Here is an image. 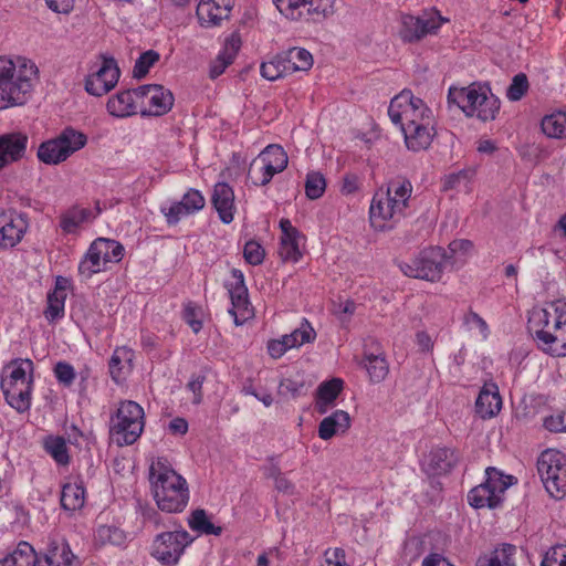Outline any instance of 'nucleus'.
Returning a JSON list of instances; mask_svg holds the SVG:
<instances>
[{"label": "nucleus", "instance_id": "20", "mask_svg": "<svg viewBox=\"0 0 566 566\" xmlns=\"http://www.w3.org/2000/svg\"><path fill=\"white\" fill-rule=\"evenodd\" d=\"M206 206V199L197 189H189L181 200L171 203L169 207H161L160 211L165 216L169 226L177 224L184 217L195 214Z\"/></svg>", "mask_w": 566, "mask_h": 566}, {"label": "nucleus", "instance_id": "33", "mask_svg": "<svg viewBox=\"0 0 566 566\" xmlns=\"http://www.w3.org/2000/svg\"><path fill=\"white\" fill-rule=\"evenodd\" d=\"M342 390L343 380L339 378L322 382L316 395V411L321 415L326 413Z\"/></svg>", "mask_w": 566, "mask_h": 566}, {"label": "nucleus", "instance_id": "1", "mask_svg": "<svg viewBox=\"0 0 566 566\" xmlns=\"http://www.w3.org/2000/svg\"><path fill=\"white\" fill-rule=\"evenodd\" d=\"M527 329L538 347L552 356H566V302L557 300L528 313Z\"/></svg>", "mask_w": 566, "mask_h": 566}, {"label": "nucleus", "instance_id": "3", "mask_svg": "<svg viewBox=\"0 0 566 566\" xmlns=\"http://www.w3.org/2000/svg\"><path fill=\"white\" fill-rule=\"evenodd\" d=\"M411 193L412 185L406 179L391 180L386 189H378L369 206L370 227L377 232L395 229L406 214Z\"/></svg>", "mask_w": 566, "mask_h": 566}, {"label": "nucleus", "instance_id": "47", "mask_svg": "<svg viewBox=\"0 0 566 566\" xmlns=\"http://www.w3.org/2000/svg\"><path fill=\"white\" fill-rule=\"evenodd\" d=\"M284 336L285 340L291 344L292 348H295L302 346L303 344L312 343L316 337V333L307 319H303L298 328Z\"/></svg>", "mask_w": 566, "mask_h": 566}, {"label": "nucleus", "instance_id": "19", "mask_svg": "<svg viewBox=\"0 0 566 566\" xmlns=\"http://www.w3.org/2000/svg\"><path fill=\"white\" fill-rule=\"evenodd\" d=\"M281 238L279 255L283 262L297 263L302 256V247L305 237L295 228L289 219L280 220Z\"/></svg>", "mask_w": 566, "mask_h": 566}, {"label": "nucleus", "instance_id": "7", "mask_svg": "<svg viewBox=\"0 0 566 566\" xmlns=\"http://www.w3.org/2000/svg\"><path fill=\"white\" fill-rule=\"evenodd\" d=\"M145 411L134 400H120L116 411L109 419V434L119 446L134 444L144 432Z\"/></svg>", "mask_w": 566, "mask_h": 566}, {"label": "nucleus", "instance_id": "29", "mask_svg": "<svg viewBox=\"0 0 566 566\" xmlns=\"http://www.w3.org/2000/svg\"><path fill=\"white\" fill-rule=\"evenodd\" d=\"M502 408V398L495 384H485L481 389L476 401L475 411L483 419H490L497 415Z\"/></svg>", "mask_w": 566, "mask_h": 566}, {"label": "nucleus", "instance_id": "15", "mask_svg": "<svg viewBox=\"0 0 566 566\" xmlns=\"http://www.w3.org/2000/svg\"><path fill=\"white\" fill-rule=\"evenodd\" d=\"M276 9L287 19H325L334 12V0H272Z\"/></svg>", "mask_w": 566, "mask_h": 566}, {"label": "nucleus", "instance_id": "61", "mask_svg": "<svg viewBox=\"0 0 566 566\" xmlns=\"http://www.w3.org/2000/svg\"><path fill=\"white\" fill-rule=\"evenodd\" d=\"M473 243L467 239L453 240L449 244L451 254L455 258L465 259L473 252Z\"/></svg>", "mask_w": 566, "mask_h": 566}, {"label": "nucleus", "instance_id": "9", "mask_svg": "<svg viewBox=\"0 0 566 566\" xmlns=\"http://www.w3.org/2000/svg\"><path fill=\"white\" fill-rule=\"evenodd\" d=\"M388 115L400 130L434 119L427 104L408 90L401 91L390 101Z\"/></svg>", "mask_w": 566, "mask_h": 566}, {"label": "nucleus", "instance_id": "35", "mask_svg": "<svg viewBox=\"0 0 566 566\" xmlns=\"http://www.w3.org/2000/svg\"><path fill=\"white\" fill-rule=\"evenodd\" d=\"M289 75L306 72L313 66L312 54L303 48H292L282 53Z\"/></svg>", "mask_w": 566, "mask_h": 566}, {"label": "nucleus", "instance_id": "56", "mask_svg": "<svg viewBox=\"0 0 566 566\" xmlns=\"http://www.w3.org/2000/svg\"><path fill=\"white\" fill-rule=\"evenodd\" d=\"M243 256L249 264L259 265L264 260L265 251L259 242L250 240L243 248Z\"/></svg>", "mask_w": 566, "mask_h": 566}, {"label": "nucleus", "instance_id": "10", "mask_svg": "<svg viewBox=\"0 0 566 566\" xmlns=\"http://www.w3.org/2000/svg\"><path fill=\"white\" fill-rule=\"evenodd\" d=\"M486 480L473 488L468 495L469 503L475 509L499 506L503 500L504 492L511 486L515 479L505 475L495 468L485 470Z\"/></svg>", "mask_w": 566, "mask_h": 566}, {"label": "nucleus", "instance_id": "12", "mask_svg": "<svg viewBox=\"0 0 566 566\" xmlns=\"http://www.w3.org/2000/svg\"><path fill=\"white\" fill-rule=\"evenodd\" d=\"M193 542L191 535L178 525L174 531L161 532L151 545V556L166 566H175L185 548Z\"/></svg>", "mask_w": 566, "mask_h": 566}, {"label": "nucleus", "instance_id": "2", "mask_svg": "<svg viewBox=\"0 0 566 566\" xmlns=\"http://www.w3.org/2000/svg\"><path fill=\"white\" fill-rule=\"evenodd\" d=\"M38 75L33 61L24 56H0V111L25 104Z\"/></svg>", "mask_w": 566, "mask_h": 566}, {"label": "nucleus", "instance_id": "54", "mask_svg": "<svg viewBox=\"0 0 566 566\" xmlns=\"http://www.w3.org/2000/svg\"><path fill=\"white\" fill-rule=\"evenodd\" d=\"M463 322L470 331H478L482 339H486L489 337V326L478 313L470 310L465 313Z\"/></svg>", "mask_w": 566, "mask_h": 566}, {"label": "nucleus", "instance_id": "25", "mask_svg": "<svg viewBox=\"0 0 566 566\" xmlns=\"http://www.w3.org/2000/svg\"><path fill=\"white\" fill-rule=\"evenodd\" d=\"M231 9V0H200L196 13L201 25L214 27L229 18Z\"/></svg>", "mask_w": 566, "mask_h": 566}, {"label": "nucleus", "instance_id": "14", "mask_svg": "<svg viewBox=\"0 0 566 566\" xmlns=\"http://www.w3.org/2000/svg\"><path fill=\"white\" fill-rule=\"evenodd\" d=\"M443 259L444 253L441 248H430L409 262H402L400 269L409 277L434 282L442 276Z\"/></svg>", "mask_w": 566, "mask_h": 566}, {"label": "nucleus", "instance_id": "24", "mask_svg": "<svg viewBox=\"0 0 566 566\" xmlns=\"http://www.w3.org/2000/svg\"><path fill=\"white\" fill-rule=\"evenodd\" d=\"M458 460L459 457L453 449L437 447L426 457L422 468L428 475L440 476L449 473Z\"/></svg>", "mask_w": 566, "mask_h": 566}, {"label": "nucleus", "instance_id": "58", "mask_svg": "<svg viewBox=\"0 0 566 566\" xmlns=\"http://www.w3.org/2000/svg\"><path fill=\"white\" fill-rule=\"evenodd\" d=\"M321 566H349L346 563V554L343 548L329 547L324 552V562Z\"/></svg>", "mask_w": 566, "mask_h": 566}, {"label": "nucleus", "instance_id": "60", "mask_svg": "<svg viewBox=\"0 0 566 566\" xmlns=\"http://www.w3.org/2000/svg\"><path fill=\"white\" fill-rule=\"evenodd\" d=\"M201 310L192 304H188L184 310V319L191 327L193 333H199L202 328Z\"/></svg>", "mask_w": 566, "mask_h": 566}, {"label": "nucleus", "instance_id": "5", "mask_svg": "<svg viewBox=\"0 0 566 566\" xmlns=\"http://www.w3.org/2000/svg\"><path fill=\"white\" fill-rule=\"evenodd\" d=\"M34 364L31 359L11 360L2 370L1 389L7 402L19 412L29 410Z\"/></svg>", "mask_w": 566, "mask_h": 566}, {"label": "nucleus", "instance_id": "23", "mask_svg": "<svg viewBox=\"0 0 566 566\" xmlns=\"http://www.w3.org/2000/svg\"><path fill=\"white\" fill-rule=\"evenodd\" d=\"M101 213L99 207L94 212L90 208L73 205L61 212L59 228L64 235L78 234L83 224L92 222Z\"/></svg>", "mask_w": 566, "mask_h": 566}, {"label": "nucleus", "instance_id": "32", "mask_svg": "<svg viewBox=\"0 0 566 566\" xmlns=\"http://www.w3.org/2000/svg\"><path fill=\"white\" fill-rule=\"evenodd\" d=\"M516 547L501 544L478 559L476 566H515Z\"/></svg>", "mask_w": 566, "mask_h": 566}, {"label": "nucleus", "instance_id": "6", "mask_svg": "<svg viewBox=\"0 0 566 566\" xmlns=\"http://www.w3.org/2000/svg\"><path fill=\"white\" fill-rule=\"evenodd\" d=\"M448 99L457 104L468 117L482 122L495 119L501 102L488 86L473 83L467 87H451Z\"/></svg>", "mask_w": 566, "mask_h": 566}, {"label": "nucleus", "instance_id": "48", "mask_svg": "<svg viewBox=\"0 0 566 566\" xmlns=\"http://www.w3.org/2000/svg\"><path fill=\"white\" fill-rule=\"evenodd\" d=\"M326 190V179L318 171H310L305 179V195L311 200L321 198Z\"/></svg>", "mask_w": 566, "mask_h": 566}, {"label": "nucleus", "instance_id": "21", "mask_svg": "<svg viewBox=\"0 0 566 566\" xmlns=\"http://www.w3.org/2000/svg\"><path fill=\"white\" fill-rule=\"evenodd\" d=\"M29 137L22 132L0 135V170L20 163L27 156Z\"/></svg>", "mask_w": 566, "mask_h": 566}, {"label": "nucleus", "instance_id": "22", "mask_svg": "<svg viewBox=\"0 0 566 566\" xmlns=\"http://www.w3.org/2000/svg\"><path fill=\"white\" fill-rule=\"evenodd\" d=\"M71 282L64 276H56L54 287L48 292L46 306L43 311L45 319L50 323H56L65 314V301Z\"/></svg>", "mask_w": 566, "mask_h": 566}, {"label": "nucleus", "instance_id": "59", "mask_svg": "<svg viewBox=\"0 0 566 566\" xmlns=\"http://www.w3.org/2000/svg\"><path fill=\"white\" fill-rule=\"evenodd\" d=\"M304 382L291 378L282 379L279 385V395L296 398L303 394Z\"/></svg>", "mask_w": 566, "mask_h": 566}, {"label": "nucleus", "instance_id": "27", "mask_svg": "<svg viewBox=\"0 0 566 566\" xmlns=\"http://www.w3.org/2000/svg\"><path fill=\"white\" fill-rule=\"evenodd\" d=\"M211 202L223 223L229 224L233 221L237 209L234 205V191L230 185L227 182L216 184Z\"/></svg>", "mask_w": 566, "mask_h": 566}, {"label": "nucleus", "instance_id": "62", "mask_svg": "<svg viewBox=\"0 0 566 566\" xmlns=\"http://www.w3.org/2000/svg\"><path fill=\"white\" fill-rule=\"evenodd\" d=\"M291 348L292 346L285 340L284 335L279 339H271L268 343L269 355L274 359L281 358Z\"/></svg>", "mask_w": 566, "mask_h": 566}, {"label": "nucleus", "instance_id": "39", "mask_svg": "<svg viewBox=\"0 0 566 566\" xmlns=\"http://www.w3.org/2000/svg\"><path fill=\"white\" fill-rule=\"evenodd\" d=\"M542 130L551 138H566V112L558 111L544 116Z\"/></svg>", "mask_w": 566, "mask_h": 566}, {"label": "nucleus", "instance_id": "4", "mask_svg": "<svg viewBox=\"0 0 566 566\" xmlns=\"http://www.w3.org/2000/svg\"><path fill=\"white\" fill-rule=\"evenodd\" d=\"M149 482L155 502L164 512L180 513L189 502L186 479L178 474L167 459L157 458L149 467Z\"/></svg>", "mask_w": 566, "mask_h": 566}, {"label": "nucleus", "instance_id": "52", "mask_svg": "<svg viewBox=\"0 0 566 566\" xmlns=\"http://www.w3.org/2000/svg\"><path fill=\"white\" fill-rule=\"evenodd\" d=\"M539 566H566V544H556L543 555Z\"/></svg>", "mask_w": 566, "mask_h": 566}, {"label": "nucleus", "instance_id": "43", "mask_svg": "<svg viewBox=\"0 0 566 566\" xmlns=\"http://www.w3.org/2000/svg\"><path fill=\"white\" fill-rule=\"evenodd\" d=\"M133 353L127 347H117L109 360V373L112 378L119 382L124 377L125 363H130Z\"/></svg>", "mask_w": 566, "mask_h": 566}, {"label": "nucleus", "instance_id": "57", "mask_svg": "<svg viewBox=\"0 0 566 566\" xmlns=\"http://www.w3.org/2000/svg\"><path fill=\"white\" fill-rule=\"evenodd\" d=\"M53 371L57 381L65 387H70L73 384L76 375L74 367L66 361L56 363Z\"/></svg>", "mask_w": 566, "mask_h": 566}, {"label": "nucleus", "instance_id": "8", "mask_svg": "<svg viewBox=\"0 0 566 566\" xmlns=\"http://www.w3.org/2000/svg\"><path fill=\"white\" fill-rule=\"evenodd\" d=\"M86 144L87 136L84 133L66 127L55 138L41 143L36 157L45 165L55 166L67 160Z\"/></svg>", "mask_w": 566, "mask_h": 566}, {"label": "nucleus", "instance_id": "51", "mask_svg": "<svg viewBox=\"0 0 566 566\" xmlns=\"http://www.w3.org/2000/svg\"><path fill=\"white\" fill-rule=\"evenodd\" d=\"M402 24L403 29L401 30V38L405 42L412 43L424 38L423 34L421 33V24L419 17H405Z\"/></svg>", "mask_w": 566, "mask_h": 566}, {"label": "nucleus", "instance_id": "31", "mask_svg": "<svg viewBox=\"0 0 566 566\" xmlns=\"http://www.w3.org/2000/svg\"><path fill=\"white\" fill-rule=\"evenodd\" d=\"M85 503V488L80 479L66 482L61 492V505L66 511H76Z\"/></svg>", "mask_w": 566, "mask_h": 566}, {"label": "nucleus", "instance_id": "26", "mask_svg": "<svg viewBox=\"0 0 566 566\" xmlns=\"http://www.w3.org/2000/svg\"><path fill=\"white\" fill-rule=\"evenodd\" d=\"M434 125L433 119L401 129L406 147L415 153L428 149L436 136Z\"/></svg>", "mask_w": 566, "mask_h": 566}, {"label": "nucleus", "instance_id": "28", "mask_svg": "<svg viewBox=\"0 0 566 566\" xmlns=\"http://www.w3.org/2000/svg\"><path fill=\"white\" fill-rule=\"evenodd\" d=\"M106 108L109 115L117 118L135 115L139 112L137 88L119 91L111 96L106 103Z\"/></svg>", "mask_w": 566, "mask_h": 566}, {"label": "nucleus", "instance_id": "45", "mask_svg": "<svg viewBox=\"0 0 566 566\" xmlns=\"http://www.w3.org/2000/svg\"><path fill=\"white\" fill-rule=\"evenodd\" d=\"M45 451L54 459L57 464L66 465L70 462V455L65 439L62 437H49L44 442Z\"/></svg>", "mask_w": 566, "mask_h": 566}, {"label": "nucleus", "instance_id": "63", "mask_svg": "<svg viewBox=\"0 0 566 566\" xmlns=\"http://www.w3.org/2000/svg\"><path fill=\"white\" fill-rule=\"evenodd\" d=\"M231 63H232V55H229L226 59V53H220L218 55L216 63L210 69V77L217 78L218 76H220Z\"/></svg>", "mask_w": 566, "mask_h": 566}, {"label": "nucleus", "instance_id": "46", "mask_svg": "<svg viewBox=\"0 0 566 566\" xmlns=\"http://www.w3.org/2000/svg\"><path fill=\"white\" fill-rule=\"evenodd\" d=\"M231 308L229 313L233 316L237 325H242L244 322L253 317V308L249 302V295L231 298Z\"/></svg>", "mask_w": 566, "mask_h": 566}, {"label": "nucleus", "instance_id": "55", "mask_svg": "<svg viewBox=\"0 0 566 566\" xmlns=\"http://www.w3.org/2000/svg\"><path fill=\"white\" fill-rule=\"evenodd\" d=\"M419 20L421 24V33L423 36L430 33H436L446 22V19L442 18L437 11L426 13L422 17H419Z\"/></svg>", "mask_w": 566, "mask_h": 566}, {"label": "nucleus", "instance_id": "30", "mask_svg": "<svg viewBox=\"0 0 566 566\" xmlns=\"http://www.w3.org/2000/svg\"><path fill=\"white\" fill-rule=\"evenodd\" d=\"M350 423L352 419L348 412L336 410L319 422L318 437L329 440L336 434L345 433L350 428Z\"/></svg>", "mask_w": 566, "mask_h": 566}, {"label": "nucleus", "instance_id": "42", "mask_svg": "<svg viewBox=\"0 0 566 566\" xmlns=\"http://www.w3.org/2000/svg\"><path fill=\"white\" fill-rule=\"evenodd\" d=\"M276 174L259 156L254 158L249 168L248 177L255 186H266Z\"/></svg>", "mask_w": 566, "mask_h": 566}, {"label": "nucleus", "instance_id": "50", "mask_svg": "<svg viewBox=\"0 0 566 566\" xmlns=\"http://www.w3.org/2000/svg\"><path fill=\"white\" fill-rule=\"evenodd\" d=\"M160 59V55L157 51L148 50L140 54V56L136 60L133 75L136 78L145 77L150 67H153Z\"/></svg>", "mask_w": 566, "mask_h": 566}, {"label": "nucleus", "instance_id": "18", "mask_svg": "<svg viewBox=\"0 0 566 566\" xmlns=\"http://www.w3.org/2000/svg\"><path fill=\"white\" fill-rule=\"evenodd\" d=\"M38 566H78V559L63 537L50 535L44 551L38 556Z\"/></svg>", "mask_w": 566, "mask_h": 566}, {"label": "nucleus", "instance_id": "16", "mask_svg": "<svg viewBox=\"0 0 566 566\" xmlns=\"http://www.w3.org/2000/svg\"><path fill=\"white\" fill-rule=\"evenodd\" d=\"M142 116H163L174 106V95L163 85L148 84L137 87Z\"/></svg>", "mask_w": 566, "mask_h": 566}, {"label": "nucleus", "instance_id": "37", "mask_svg": "<svg viewBox=\"0 0 566 566\" xmlns=\"http://www.w3.org/2000/svg\"><path fill=\"white\" fill-rule=\"evenodd\" d=\"M188 526L199 534L216 535L222 534V527L214 525L203 509L193 510L188 517Z\"/></svg>", "mask_w": 566, "mask_h": 566}, {"label": "nucleus", "instance_id": "64", "mask_svg": "<svg viewBox=\"0 0 566 566\" xmlns=\"http://www.w3.org/2000/svg\"><path fill=\"white\" fill-rule=\"evenodd\" d=\"M45 2L52 11L62 14H69L75 4V0H45Z\"/></svg>", "mask_w": 566, "mask_h": 566}, {"label": "nucleus", "instance_id": "11", "mask_svg": "<svg viewBox=\"0 0 566 566\" xmlns=\"http://www.w3.org/2000/svg\"><path fill=\"white\" fill-rule=\"evenodd\" d=\"M537 470L547 492L553 497H563L566 493V455L547 449L537 460Z\"/></svg>", "mask_w": 566, "mask_h": 566}, {"label": "nucleus", "instance_id": "13", "mask_svg": "<svg viewBox=\"0 0 566 566\" xmlns=\"http://www.w3.org/2000/svg\"><path fill=\"white\" fill-rule=\"evenodd\" d=\"M99 63L90 69L84 81L85 91L92 96L109 93L118 83L120 71L114 57L99 55Z\"/></svg>", "mask_w": 566, "mask_h": 566}, {"label": "nucleus", "instance_id": "38", "mask_svg": "<svg viewBox=\"0 0 566 566\" xmlns=\"http://www.w3.org/2000/svg\"><path fill=\"white\" fill-rule=\"evenodd\" d=\"M364 361L371 382L379 384L386 379L389 373V364L382 354H367Z\"/></svg>", "mask_w": 566, "mask_h": 566}, {"label": "nucleus", "instance_id": "53", "mask_svg": "<svg viewBox=\"0 0 566 566\" xmlns=\"http://www.w3.org/2000/svg\"><path fill=\"white\" fill-rule=\"evenodd\" d=\"M530 84L524 73L516 74L506 90V97L512 102L520 101L528 91Z\"/></svg>", "mask_w": 566, "mask_h": 566}, {"label": "nucleus", "instance_id": "40", "mask_svg": "<svg viewBox=\"0 0 566 566\" xmlns=\"http://www.w3.org/2000/svg\"><path fill=\"white\" fill-rule=\"evenodd\" d=\"M78 274L84 279H91L94 274L105 270V264L101 260L98 252L96 251L93 242L88 250L82 258L78 264Z\"/></svg>", "mask_w": 566, "mask_h": 566}, {"label": "nucleus", "instance_id": "17", "mask_svg": "<svg viewBox=\"0 0 566 566\" xmlns=\"http://www.w3.org/2000/svg\"><path fill=\"white\" fill-rule=\"evenodd\" d=\"M29 229L25 216L13 210H0V251L17 247Z\"/></svg>", "mask_w": 566, "mask_h": 566}, {"label": "nucleus", "instance_id": "36", "mask_svg": "<svg viewBox=\"0 0 566 566\" xmlns=\"http://www.w3.org/2000/svg\"><path fill=\"white\" fill-rule=\"evenodd\" d=\"M93 244L105 265L107 263H118L124 256L125 249L118 241L97 238L93 241Z\"/></svg>", "mask_w": 566, "mask_h": 566}, {"label": "nucleus", "instance_id": "49", "mask_svg": "<svg viewBox=\"0 0 566 566\" xmlns=\"http://www.w3.org/2000/svg\"><path fill=\"white\" fill-rule=\"evenodd\" d=\"M95 538L101 544L123 545L126 541L125 532L112 525H102L97 528Z\"/></svg>", "mask_w": 566, "mask_h": 566}, {"label": "nucleus", "instance_id": "44", "mask_svg": "<svg viewBox=\"0 0 566 566\" xmlns=\"http://www.w3.org/2000/svg\"><path fill=\"white\" fill-rule=\"evenodd\" d=\"M262 77L268 81H275L281 77L287 76L289 72L284 59L281 54L273 56L271 60L265 61L260 66Z\"/></svg>", "mask_w": 566, "mask_h": 566}, {"label": "nucleus", "instance_id": "34", "mask_svg": "<svg viewBox=\"0 0 566 566\" xmlns=\"http://www.w3.org/2000/svg\"><path fill=\"white\" fill-rule=\"evenodd\" d=\"M38 555L32 545L20 542L17 547L0 559V566H35Z\"/></svg>", "mask_w": 566, "mask_h": 566}, {"label": "nucleus", "instance_id": "41", "mask_svg": "<svg viewBox=\"0 0 566 566\" xmlns=\"http://www.w3.org/2000/svg\"><path fill=\"white\" fill-rule=\"evenodd\" d=\"M259 157L274 170L275 174L282 172L289 164V157L283 147L280 145H269L260 154Z\"/></svg>", "mask_w": 566, "mask_h": 566}]
</instances>
